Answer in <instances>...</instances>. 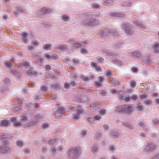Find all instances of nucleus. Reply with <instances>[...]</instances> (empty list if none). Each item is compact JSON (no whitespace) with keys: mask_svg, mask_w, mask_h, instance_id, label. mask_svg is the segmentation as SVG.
Here are the masks:
<instances>
[{"mask_svg":"<svg viewBox=\"0 0 159 159\" xmlns=\"http://www.w3.org/2000/svg\"><path fill=\"white\" fill-rule=\"evenodd\" d=\"M109 150L112 152H113L115 150V148L113 145L110 146L109 147Z\"/></svg>","mask_w":159,"mask_h":159,"instance_id":"63","label":"nucleus"},{"mask_svg":"<svg viewBox=\"0 0 159 159\" xmlns=\"http://www.w3.org/2000/svg\"><path fill=\"white\" fill-rule=\"evenodd\" d=\"M80 52L83 54H87L88 53V51L85 48H81L80 49Z\"/></svg>","mask_w":159,"mask_h":159,"instance_id":"43","label":"nucleus"},{"mask_svg":"<svg viewBox=\"0 0 159 159\" xmlns=\"http://www.w3.org/2000/svg\"><path fill=\"white\" fill-rule=\"evenodd\" d=\"M80 152V149L79 147L70 148L68 151V157L70 159H76Z\"/></svg>","mask_w":159,"mask_h":159,"instance_id":"3","label":"nucleus"},{"mask_svg":"<svg viewBox=\"0 0 159 159\" xmlns=\"http://www.w3.org/2000/svg\"><path fill=\"white\" fill-rule=\"evenodd\" d=\"M11 72L16 77H19V76H18V73L13 68L11 70Z\"/></svg>","mask_w":159,"mask_h":159,"instance_id":"50","label":"nucleus"},{"mask_svg":"<svg viewBox=\"0 0 159 159\" xmlns=\"http://www.w3.org/2000/svg\"><path fill=\"white\" fill-rule=\"evenodd\" d=\"M16 144L19 147H21L24 145V143L21 140H18L16 142Z\"/></svg>","mask_w":159,"mask_h":159,"instance_id":"40","label":"nucleus"},{"mask_svg":"<svg viewBox=\"0 0 159 159\" xmlns=\"http://www.w3.org/2000/svg\"><path fill=\"white\" fill-rule=\"evenodd\" d=\"M84 111L82 109H76L75 111V112L72 115V119L75 120L79 119L80 115L83 113Z\"/></svg>","mask_w":159,"mask_h":159,"instance_id":"7","label":"nucleus"},{"mask_svg":"<svg viewBox=\"0 0 159 159\" xmlns=\"http://www.w3.org/2000/svg\"><path fill=\"white\" fill-rule=\"evenodd\" d=\"M43 119V118L41 116V115L38 114L35 117L34 120L32 122V124L30 125L31 126L33 125H35L37 122L42 121Z\"/></svg>","mask_w":159,"mask_h":159,"instance_id":"15","label":"nucleus"},{"mask_svg":"<svg viewBox=\"0 0 159 159\" xmlns=\"http://www.w3.org/2000/svg\"><path fill=\"white\" fill-rule=\"evenodd\" d=\"M61 19L64 21H67L70 20V17L67 15H64L61 16Z\"/></svg>","mask_w":159,"mask_h":159,"instance_id":"28","label":"nucleus"},{"mask_svg":"<svg viewBox=\"0 0 159 159\" xmlns=\"http://www.w3.org/2000/svg\"><path fill=\"white\" fill-rule=\"evenodd\" d=\"M84 19L82 23L87 26H95L99 24V21L93 18V15L86 13L83 14Z\"/></svg>","mask_w":159,"mask_h":159,"instance_id":"1","label":"nucleus"},{"mask_svg":"<svg viewBox=\"0 0 159 159\" xmlns=\"http://www.w3.org/2000/svg\"><path fill=\"white\" fill-rule=\"evenodd\" d=\"M43 59L41 57H39L37 59V62L40 65H41L43 62Z\"/></svg>","mask_w":159,"mask_h":159,"instance_id":"33","label":"nucleus"},{"mask_svg":"<svg viewBox=\"0 0 159 159\" xmlns=\"http://www.w3.org/2000/svg\"><path fill=\"white\" fill-rule=\"evenodd\" d=\"M18 10L19 11H20L21 12H24L25 11V8L24 7H19L18 8Z\"/></svg>","mask_w":159,"mask_h":159,"instance_id":"54","label":"nucleus"},{"mask_svg":"<svg viewBox=\"0 0 159 159\" xmlns=\"http://www.w3.org/2000/svg\"><path fill=\"white\" fill-rule=\"evenodd\" d=\"M138 125L142 127L143 128V129L144 130H148V127L142 122H139L138 124Z\"/></svg>","mask_w":159,"mask_h":159,"instance_id":"25","label":"nucleus"},{"mask_svg":"<svg viewBox=\"0 0 159 159\" xmlns=\"http://www.w3.org/2000/svg\"><path fill=\"white\" fill-rule=\"evenodd\" d=\"M7 136L4 133H2L0 136V139H4L7 138Z\"/></svg>","mask_w":159,"mask_h":159,"instance_id":"56","label":"nucleus"},{"mask_svg":"<svg viewBox=\"0 0 159 159\" xmlns=\"http://www.w3.org/2000/svg\"><path fill=\"white\" fill-rule=\"evenodd\" d=\"M122 29L128 36H131L134 33V31L132 28V25L128 23L123 24Z\"/></svg>","mask_w":159,"mask_h":159,"instance_id":"6","label":"nucleus"},{"mask_svg":"<svg viewBox=\"0 0 159 159\" xmlns=\"http://www.w3.org/2000/svg\"><path fill=\"white\" fill-rule=\"evenodd\" d=\"M117 96L120 100H122L124 99L123 97L121 92H119L117 94Z\"/></svg>","mask_w":159,"mask_h":159,"instance_id":"51","label":"nucleus"},{"mask_svg":"<svg viewBox=\"0 0 159 159\" xmlns=\"http://www.w3.org/2000/svg\"><path fill=\"white\" fill-rule=\"evenodd\" d=\"M70 44L71 46L73 47H75L76 48H79L81 46H84V45L83 44V41L78 42L74 41H71L70 42Z\"/></svg>","mask_w":159,"mask_h":159,"instance_id":"11","label":"nucleus"},{"mask_svg":"<svg viewBox=\"0 0 159 159\" xmlns=\"http://www.w3.org/2000/svg\"><path fill=\"white\" fill-rule=\"evenodd\" d=\"M134 109V107L131 104L121 105L115 107L116 112L120 113L130 114Z\"/></svg>","mask_w":159,"mask_h":159,"instance_id":"2","label":"nucleus"},{"mask_svg":"<svg viewBox=\"0 0 159 159\" xmlns=\"http://www.w3.org/2000/svg\"><path fill=\"white\" fill-rule=\"evenodd\" d=\"M31 44L34 46H37L39 44V42L36 40H34L31 42Z\"/></svg>","mask_w":159,"mask_h":159,"instance_id":"49","label":"nucleus"},{"mask_svg":"<svg viewBox=\"0 0 159 159\" xmlns=\"http://www.w3.org/2000/svg\"><path fill=\"white\" fill-rule=\"evenodd\" d=\"M9 124V121L7 120H4L1 122L0 125V126L2 127H7L8 125Z\"/></svg>","mask_w":159,"mask_h":159,"instance_id":"24","label":"nucleus"},{"mask_svg":"<svg viewBox=\"0 0 159 159\" xmlns=\"http://www.w3.org/2000/svg\"><path fill=\"white\" fill-rule=\"evenodd\" d=\"M4 64L7 67L10 68L12 69L13 68V66L11 63L9 61L5 62L4 63Z\"/></svg>","mask_w":159,"mask_h":159,"instance_id":"38","label":"nucleus"},{"mask_svg":"<svg viewBox=\"0 0 159 159\" xmlns=\"http://www.w3.org/2000/svg\"><path fill=\"white\" fill-rule=\"evenodd\" d=\"M134 24L136 27V28L139 29H142L144 28L145 27L144 25L143 24L137 21H134Z\"/></svg>","mask_w":159,"mask_h":159,"instance_id":"20","label":"nucleus"},{"mask_svg":"<svg viewBox=\"0 0 159 159\" xmlns=\"http://www.w3.org/2000/svg\"><path fill=\"white\" fill-rule=\"evenodd\" d=\"M114 0H103V3L104 5H106L113 2Z\"/></svg>","mask_w":159,"mask_h":159,"instance_id":"41","label":"nucleus"},{"mask_svg":"<svg viewBox=\"0 0 159 159\" xmlns=\"http://www.w3.org/2000/svg\"><path fill=\"white\" fill-rule=\"evenodd\" d=\"M51 11V10L50 9L46 8H42L39 11L41 15L48 14Z\"/></svg>","mask_w":159,"mask_h":159,"instance_id":"18","label":"nucleus"},{"mask_svg":"<svg viewBox=\"0 0 159 159\" xmlns=\"http://www.w3.org/2000/svg\"><path fill=\"white\" fill-rule=\"evenodd\" d=\"M135 108L137 110L141 111L143 110V107L142 105H139L137 106Z\"/></svg>","mask_w":159,"mask_h":159,"instance_id":"42","label":"nucleus"},{"mask_svg":"<svg viewBox=\"0 0 159 159\" xmlns=\"http://www.w3.org/2000/svg\"><path fill=\"white\" fill-rule=\"evenodd\" d=\"M55 48L58 52L64 51L67 49L68 46L66 44L57 45L56 46Z\"/></svg>","mask_w":159,"mask_h":159,"instance_id":"10","label":"nucleus"},{"mask_svg":"<svg viewBox=\"0 0 159 159\" xmlns=\"http://www.w3.org/2000/svg\"><path fill=\"white\" fill-rule=\"evenodd\" d=\"M138 98V97L136 95L133 94L131 96V98L134 100H136Z\"/></svg>","mask_w":159,"mask_h":159,"instance_id":"58","label":"nucleus"},{"mask_svg":"<svg viewBox=\"0 0 159 159\" xmlns=\"http://www.w3.org/2000/svg\"><path fill=\"white\" fill-rule=\"evenodd\" d=\"M65 113L64 108L63 107H59L54 109V115L56 116H59L61 114H64Z\"/></svg>","mask_w":159,"mask_h":159,"instance_id":"9","label":"nucleus"},{"mask_svg":"<svg viewBox=\"0 0 159 159\" xmlns=\"http://www.w3.org/2000/svg\"><path fill=\"white\" fill-rule=\"evenodd\" d=\"M109 30H104L101 31L98 34L99 37L100 38H103L107 36L108 34H109Z\"/></svg>","mask_w":159,"mask_h":159,"instance_id":"12","label":"nucleus"},{"mask_svg":"<svg viewBox=\"0 0 159 159\" xmlns=\"http://www.w3.org/2000/svg\"><path fill=\"white\" fill-rule=\"evenodd\" d=\"M44 68L46 70L48 71L51 69V67L50 65H47L44 66Z\"/></svg>","mask_w":159,"mask_h":159,"instance_id":"62","label":"nucleus"},{"mask_svg":"<svg viewBox=\"0 0 159 159\" xmlns=\"http://www.w3.org/2000/svg\"><path fill=\"white\" fill-rule=\"evenodd\" d=\"M87 133V131L86 130H83L81 132V135L83 136H85Z\"/></svg>","mask_w":159,"mask_h":159,"instance_id":"60","label":"nucleus"},{"mask_svg":"<svg viewBox=\"0 0 159 159\" xmlns=\"http://www.w3.org/2000/svg\"><path fill=\"white\" fill-rule=\"evenodd\" d=\"M113 61H114V63L117 66H119L122 64V62L117 59L114 60Z\"/></svg>","mask_w":159,"mask_h":159,"instance_id":"36","label":"nucleus"},{"mask_svg":"<svg viewBox=\"0 0 159 159\" xmlns=\"http://www.w3.org/2000/svg\"><path fill=\"white\" fill-rule=\"evenodd\" d=\"M97 61L98 63H102L104 62V60L102 57L98 56L97 57Z\"/></svg>","mask_w":159,"mask_h":159,"instance_id":"39","label":"nucleus"},{"mask_svg":"<svg viewBox=\"0 0 159 159\" xmlns=\"http://www.w3.org/2000/svg\"><path fill=\"white\" fill-rule=\"evenodd\" d=\"M99 92V94L102 96H104L106 94V92L105 90H100Z\"/></svg>","mask_w":159,"mask_h":159,"instance_id":"52","label":"nucleus"},{"mask_svg":"<svg viewBox=\"0 0 159 159\" xmlns=\"http://www.w3.org/2000/svg\"><path fill=\"white\" fill-rule=\"evenodd\" d=\"M105 74L108 78H111L112 75V74L110 70H107L105 71Z\"/></svg>","mask_w":159,"mask_h":159,"instance_id":"34","label":"nucleus"},{"mask_svg":"<svg viewBox=\"0 0 159 159\" xmlns=\"http://www.w3.org/2000/svg\"><path fill=\"white\" fill-rule=\"evenodd\" d=\"M9 145L8 141H5L2 142V145L0 146V152L1 153L11 152V149Z\"/></svg>","mask_w":159,"mask_h":159,"instance_id":"5","label":"nucleus"},{"mask_svg":"<svg viewBox=\"0 0 159 159\" xmlns=\"http://www.w3.org/2000/svg\"><path fill=\"white\" fill-rule=\"evenodd\" d=\"M131 3L128 2H125L122 4V6H130Z\"/></svg>","mask_w":159,"mask_h":159,"instance_id":"47","label":"nucleus"},{"mask_svg":"<svg viewBox=\"0 0 159 159\" xmlns=\"http://www.w3.org/2000/svg\"><path fill=\"white\" fill-rule=\"evenodd\" d=\"M129 56L135 57L139 59H141L143 57V56L139 52L132 51L129 52Z\"/></svg>","mask_w":159,"mask_h":159,"instance_id":"8","label":"nucleus"},{"mask_svg":"<svg viewBox=\"0 0 159 159\" xmlns=\"http://www.w3.org/2000/svg\"><path fill=\"white\" fill-rule=\"evenodd\" d=\"M49 144L51 147H53L57 144V140H50L49 141Z\"/></svg>","mask_w":159,"mask_h":159,"instance_id":"26","label":"nucleus"},{"mask_svg":"<svg viewBox=\"0 0 159 159\" xmlns=\"http://www.w3.org/2000/svg\"><path fill=\"white\" fill-rule=\"evenodd\" d=\"M109 15L113 16L118 17H121L124 16V14L121 12H117L116 13H110Z\"/></svg>","mask_w":159,"mask_h":159,"instance_id":"19","label":"nucleus"},{"mask_svg":"<svg viewBox=\"0 0 159 159\" xmlns=\"http://www.w3.org/2000/svg\"><path fill=\"white\" fill-rule=\"evenodd\" d=\"M71 87L76 86L77 84V83L74 81H72L70 82Z\"/></svg>","mask_w":159,"mask_h":159,"instance_id":"53","label":"nucleus"},{"mask_svg":"<svg viewBox=\"0 0 159 159\" xmlns=\"http://www.w3.org/2000/svg\"><path fill=\"white\" fill-rule=\"evenodd\" d=\"M26 74L27 75L30 76H34L35 75V73L31 69L29 70Z\"/></svg>","mask_w":159,"mask_h":159,"instance_id":"32","label":"nucleus"},{"mask_svg":"<svg viewBox=\"0 0 159 159\" xmlns=\"http://www.w3.org/2000/svg\"><path fill=\"white\" fill-rule=\"evenodd\" d=\"M11 121L15 127H20L26 124L28 120L27 116H21L20 117V121H18L16 118H12Z\"/></svg>","mask_w":159,"mask_h":159,"instance_id":"4","label":"nucleus"},{"mask_svg":"<svg viewBox=\"0 0 159 159\" xmlns=\"http://www.w3.org/2000/svg\"><path fill=\"white\" fill-rule=\"evenodd\" d=\"M139 135L141 137H143V138H145L146 137V134L145 133L140 132L139 133Z\"/></svg>","mask_w":159,"mask_h":159,"instance_id":"57","label":"nucleus"},{"mask_svg":"<svg viewBox=\"0 0 159 159\" xmlns=\"http://www.w3.org/2000/svg\"><path fill=\"white\" fill-rule=\"evenodd\" d=\"M23 151L26 154H29L30 152V150L28 148H24Z\"/></svg>","mask_w":159,"mask_h":159,"instance_id":"48","label":"nucleus"},{"mask_svg":"<svg viewBox=\"0 0 159 159\" xmlns=\"http://www.w3.org/2000/svg\"><path fill=\"white\" fill-rule=\"evenodd\" d=\"M153 51L156 53L159 52V42H154L152 46Z\"/></svg>","mask_w":159,"mask_h":159,"instance_id":"16","label":"nucleus"},{"mask_svg":"<svg viewBox=\"0 0 159 159\" xmlns=\"http://www.w3.org/2000/svg\"><path fill=\"white\" fill-rule=\"evenodd\" d=\"M91 66L93 67H94L97 71H100V70H101V67L99 66H98L94 62H92L91 63Z\"/></svg>","mask_w":159,"mask_h":159,"instance_id":"30","label":"nucleus"},{"mask_svg":"<svg viewBox=\"0 0 159 159\" xmlns=\"http://www.w3.org/2000/svg\"><path fill=\"white\" fill-rule=\"evenodd\" d=\"M102 52L105 53L107 56L110 58H112L114 56H115V54L114 53L110 52L107 51H106L104 48L102 50Z\"/></svg>","mask_w":159,"mask_h":159,"instance_id":"22","label":"nucleus"},{"mask_svg":"<svg viewBox=\"0 0 159 159\" xmlns=\"http://www.w3.org/2000/svg\"><path fill=\"white\" fill-rule=\"evenodd\" d=\"M156 147V146L154 144L148 143L147 144L145 147V150L146 151H149L153 150L155 149Z\"/></svg>","mask_w":159,"mask_h":159,"instance_id":"14","label":"nucleus"},{"mask_svg":"<svg viewBox=\"0 0 159 159\" xmlns=\"http://www.w3.org/2000/svg\"><path fill=\"white\" fill-rule=\"evenodd\" d=\"M98 144H97V143H95L92 145L91 147V151L92 153L95 154L96 152H98Z\"/></svg>","mask_w":159,"mask_h":159,"instance_id":"17","label":"nucleus"},{"mask_svg":"<svg viewBox=\"0 0 159 159\" xmlns=\"http://www.w3.org/2000/svg\"><path fill=\"white\" fill-rule=\"evenodd\" d=\"M91 7L94 9H98L100 8V6L98 4L94 3L91 4Z\"/></svg>","mask_w":159,"mask_h":159,"instance_id":"35","label":"nucleus"},{"mask_svg":"<svg viewBox=\"0 0 159 159\" xmlns=\"http://www.w3.org/2000/svg\"><path fill=\"white\" fill-rule=\"evenodd\" d=\"M130 84L131 87L133 88L136 86V82L134 80H131L130 82Z\"/></svg>","mask_w":159,"mask_h":159,"instance_id":"45","label":"nucleus"},{"mask_svg":"<svg viewBox=\"0 0 159 159\" xmlns=\"http://www.w3.org/2000/svg\"><path fill=\"white\" fill-rule=\"evenodd\" d=\"M45 57L48 60H56L57 59L58 56L55 54L52 53H48L45 55Z\"/></svg>","mask_w":159,"mask_h":159,"instance_id":"13","label":"nucleus"},{"mask_svg":"<svg viewBox=\"0 0 159 159\" xmlns=\"http://www.w3.org/2000/svg\"><path fill=\"white\" fill-rule=\"evenodd\" d=\"M109 34L113 36H116L118 35V33L115 29H111L109 30Z\"/></svg>","mask_w":159,"mask_h":159,"instance_id":"29","label":"nucleus"},{"mask_svg":"<svg viewBox=\"0 0 159 159\" xmlns=\"http://www.w3.org/2000/svg\"><path fill=\"white\" fill-rule=\"evenodd\" d=\"M106 113V110L104 109H102L99 112V113L101 115H104Z\"/></svg>","mask_w":159,"mask_h":159,"instance_id":"55","label":"nucleus"},{"mask_svg":"<svg viewBox=\"0 0 159 159\" xmlns=\"http://www.w3.org/2000/svg\"><path fill=\"white\" fill-rule=\"evenodd\" d=\"M93 79V76H91L89 77H83L82 78V80L84 81H88L89 80H92Z\"/></svg>","mask_w":159,"mask_h":159,"instance_id":"37","label":"nucleus"},{"mask_svg":"<svg viewBox=\"0 0 159 159\" xmlns=\"http://www.w3.org/2000/svg\"><path fill=\"white\" fill-rule=\"evenodd\" d=\"M112 138H115L120 136V134L116 131H111L110 134Z\"/></svg>","mask_w":159,"mask_h":159,"instance_id":"23","label":"nucleus"},{"mask_svg":"<svg viewBox=\"0 0 159 159\" xmlns=\"http://www.w3.org/2000/svg\"><path fill=\"white\" fill-rule=\"evenodd\" d=\"M43 48L46 50H51L52 48V45L50 44H48L43 45Z\"/></svg>","mask_w":159,"mask_h":159,"instance_id":"27","label":"nucleus"},{"mask_svg":"<svg viewBox=\"0 0 159 159\" xmlns=\"http://www.w3.org/2000/svg\"><path fill=\"white\" fill-rule=\"evenodd\" d=\"M64 87L66 89H69L71 87L70 83H65L64 84Z\"/></svg>","mask_w":159,"mask_h":159,"instance_id":"44","label":"nucleus"},{"mask_svg":"<svg viewBox=\"0 0 159 159\" xmlns=\"http://www.w3.org/2000/svg\"><path fill=\"white\" fill-rule=\"evenodd\" d=\"M144 61L145 62V63L147 64H148L149 65L151 63V60L150 59V56H148L145 57L144 59Z\"/></svg>","mask_w":159,"mask_h":159,"instance_id":"31","label":"nucleus"},{"mask_svg":"<svg viewBox=\"0 0 159 159\" xmlns=\"http://www.w3.org/2000/svg\"><path fill=\"white\" fill-rule=\"evenodd\" d=\"M95 86L98 87H101V84L100 83V82H99L96 81Z\"/></svg>","mask_w":159,"mask_h":159,"instance_id":"64","label":"nucleus"},{"mask_svg":"<svg viewBox=\"0 0 159 159\" xmlns=\"http://www.w3.org/2000/svg\"><path fill=\"white\" fill-rule=\"evenodd\" d=\"M22 37H21V39L22 41L25 43L27 44L28 43V41L27 39L28 36L27 34L25 33H23L22 34Z\"/></svg>","mask_w":159,"mask_h":159,"instance_id":"21","label":"nucleus"},{"mask_svg":"<svg viewBox=\"0 0 159 159\" xmlns=\"http://www.w3.org/2000/svg\"><path fill=\"white\" fill-rule=\"evenodd\" d=\"M124 125L126 128L129 129H131L133 128L132 125L129 124L125 123L124 124Z\"/></svg>","mask_w":159,"mask_h":159,"instance_id":"46","label":"nucleus"},{"mask_svg":"<svg viewBox=\"0 0 159 159\" xmlns=\"http://www.w3.org/2000/svg\"><path fill=\"white\" fill-rule=\"evenodd\" d=\"M147 95L146 94H143L140 95V97L141 99H143L146 98L147 97Z\"/></svg>","mask_w":159,"mask_h":159,"instance_id":"59","label":"nucleus"},{"mask_svg":"<svg viewBox=\"0 0 159 159\" xmlns=\"http://www.w3.org/2000/svg\"><path fill=\"white\" fill-rule=\"evenodd\" d=\"M101 117L100 115H96L94 116V119L96 120H98L100 119Z\"/></svg>","mask_w":159,"mask_h":159,"instance_id":"61","label":"nucleus"}]
</instances>
